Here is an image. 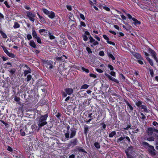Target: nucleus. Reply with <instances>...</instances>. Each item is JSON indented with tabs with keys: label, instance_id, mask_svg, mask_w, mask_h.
<instances>
[{
	"label": "nucleus",
	"instance_id": "42",
	"mask_svg": "<svg viewBox=\"0 0 158 158\" xmlns=\"http://www.w3.org/2000/svg\"><path fill=\"white\" fill-rule=\"evenodd\" d=\"M32 35L33 38L35 39L38 37L37 36V33L34 29L32 30Z\"/></svg>",
	"mask_w": 158,
	"mask_h": 158
},
{
	"label": "nucleus",
	"instance_id": "47",
	"mask_svg": "<svg viewBox=\"0 0 158 158\" xmlns=\"http://www.w3.org/2000/svg\"><path fill=\"white\" fill-rule=\"evenodd\" d=\"M20 135L22 136H24L26 135V132L25 130L21 129L20 130Z\"/></svg>",
	"mask_w": 158,
	"mask_h": 158
},
{
	"label": "nucleus",
	"instance_id": "13",
	"mask_svg": "<svg viewBox=\"0 0 158 158\" xmlns=\"http://www.w3.org/2000/svg\"><path fill=\"white\" fill-rule=\"evenodd\" d=\"M145 141V140H144L143 138L140 141L139 143L141 146L147 149L150 144Z\"/></svg>",
	"mask_w": 158,
	"mask_h": 158
},
{
	"label": "nucleus",
	"instance_id": "64",
	"mask_svg": "<svg viewBox=\"0 0 158 158\" xmlns=\"http://www.w3.org/2000/svg\"><path fill=\"white\" fill-rule=\"evenodd\" d=\"M80 27H85L86 26V25L84 22L81 21L80 22Z\"/></svg>",
	"mask_w": 158,
	"mask_h": 158
},
{
	"label": "nucleus",
	"instance_id": "10",
	"mask_svg": "<svg viewBox=\"0 0 158 158\" xmlns=\"http://www.w3.org/2000/svg\"><path fill=\"white\" fill-rule=\"evenodd\" d=\"M36 125V124H34L32 125L31 126V132L32 133H34L35 132H39L40 129H42V127L39 125Z\"/></svg>",
	"mask_w": 158,
	"mask_h": 158
},
{
	"label": "nucleus",
	"instance_id": "44",
	"mask_svg": "<svg viewBox=\"0 0 158 158\" xmlns=\"http://www.w3.org/2000/svg\"><path fill=\"white\" fill-rule=\"evenodd\" d=\"M146 59L147 60H148V61L149 63V64H150L152 66H153V61L150 58H149V57H147V58H146Z\"/></svg>",
	"mask_w": 158,
	"mask_h": 158
},
{
	"label": "nucleus",
	"instance_id": "1",
	"mask_svg": "<svg viewBox=\"0 0 158 158\" xmlns=\"http://www.w3.org/2000/svg\"><path fill=\"white\" fill-rule=\"evenodd\" d=\"M87 117L89 118V119L88 120L86 119L85 122L86 123H89L94 118H96L97 116V113L96 110H90V111H86L85 112V114Z\"/></svg>",
	"mask_w": 158,
	"mask_h": 158
},
{
	"label": "nucleus",
	"instance_id": "28",
	"mask_svg": "<svg viewBox=\"0 0 158 158\" xmlns=\"http://www.w3.org/2000/svg\"><path fill=\"white\" fill-rule=\"evenodd\" d=\"M144 140H147L150 142L153 141L155 140V138L153 136H150L149 137L147 138L144 137L143 138Z\"/></svg>",
	"mask_w": 158,
	"mask_h": 158
},
{
	"label": "nucleus",
	"instance_id": "50",
	"mask_svg": "<svg viewBox=\"0 0 158 158\" xmlns=\"http://www.w3.org/2000/svg\"><path fill=\"white\" fill-rule=\"evenodd\" d=\"M48 35L50 39L51 40H54L55 39V36L53 35H52L50 32L49 33Z\"/></svg>",
	"mask_w": 158,
	"mask_h": 158
},
{
	"label": "nucleus",
	"instance_id": "17",
	"mask_svg": "<svg viewBox=\"0 0 158 158\" xmlns=\"http://www.w3.org/2000/svg\"><path fill=\"white\" fill-rule=\"evenodd\" d=\"M134 152L133 147L132 146H131L128 147L127 150L125 151V152L128 153V155H131L130 154H132Z\"/></svg>",
	"mask_w": 158,
	"mask_h": 158
},
{
	"label": "nucleus",
	"instance_id": "5",
	"mask_svg": "<svg viewBox=\"0 0 158 158\" xmlns=\"http://www.w3.org/2000/svg\"><path fill=\"white\" fill-rule=\"evenodd\" d=\"M124 139L127 141L128 144L131 143L130 138L125 135H123V136L118 138L117 140V142L118 143H124Z\"/></svg>",
	"mask_w": 158,
	"mask_h": 158
},
{
	"label": "nucleus",
	"instance_id": "58",
	"mask_svg": "<svg viewBox=\"0 0 158 158\" xmlns=\"http://www.w3.org/2000/svg\"><path fill=\"white\" fill-rule=\"evenodd\" d=\"M32 78V76L31 75H28L27 77V81H30Z\"/></svg>",
	"mask_w": 158,
	"mask_h": 158
},
{
	"label": "nucleus",
	"instance_id": "54",
	"mask_svg": "<svg viewBox=\"0 0 158 158\" xmlns=\"http://www.w3.org/2000/svg\"><path fill=\"white\" fill-rule=\"evenodd\" d=\"M119 77L122 80L124 81L125 79V77L124 75L122 73H120Z\"/></svg>",
	"mask_w": 158,
	"mask_h": 158
},
{
	"label": "nucleus",
	"instance_id": "32",
	"mask_svg": "<svg viewBox=\"0 0 158 158\" xmlns=\"http://www.w3.org/2000/svg\"><path fill=\"white\" fill-rule=\"evenodd\" d=\"M100 126H101L100 129L103 131L106 128V125L104 122H102L100 124Z\"/></svg>",
	"mask_w": 158,
	"mask_h": 158
},
{
	"label": "nucleus",
	"instance_id": "48",
	"mask_svg": "<svg viewBox=\"0 0 158 158\" xmlns=\"http://www.w3.org/2000/svg\"><path fill=\"white\" fill-rule=\"evenodd\" d=\"M43 11L44 14L47 15L49 14V12H50L47 9L45 8L43 9Z\"/></svg>",
	"mask_w": 158,
	"mask_h": 158
},
{
	"label": "nucleus",
	"instance_id": "59",
	"mask_svg": "<svg viewBox=\"0 0 158 158\" xmlns=\"http://www.w3.org/2000/svg\"><path fill=\"white\" fill-rule=\"evenodd\" d=\"M107 67L108 68H109L110 70L111 71H113L114 69V68L110 64H108L107 65Z\"/></svg>",
	"mask_w": 158,
	"mask_h": 158
},
{
	"label": "nucleus",
	"instance_id": "62",
	"mask_svg": "<svg viewBox=\"0 0 158 158\" xmlns=\"http://www.w3.org/2000/svg\"><path fill=\"white\" fill-rule=\"evenodd\" d=\"M82 37L83 39V40L84 41H86L88 40V37L85 35H82Z\"/></svg>",
	"mask_w": 158,
	"mask_h": 158
},
{
	"label": "nucleus",
	"instance_id": "24",
	"mask_svg": "<svg viewBox=\"0 0 158 158\" xmlns=\"http://www.w3.org/2000/svg\"><path fill=\"white\" fill-rule=\"evenodd\" d=\"M25 66L27 67L28 70H25L24 71V76H26L28 74L30 73L31 72V70L30 68L27 65H26Z\"/></svg>",
	"mask_w": 158,
	"mask_h": 158
},
{
	"label": "nucleus",
	"instance_id": "38",
	"mask_svg": "<svg viewBox=\"0 0 158 158\" xmlns=\"http://www.w3.org/2000/svg\"><path fill=\"white\" fill-rule=\"evenodd\" d=\"M53 114H55V116H56L58 119H60V118L61 116V114L59 112L57 113L56 110V112H55V113H53Z\"/></svg>",
	"mask_w": 158,
	"mask_h": 158
},
{
	"label": "nucleus",
	"instance_id": "56",
	"mask_svg": "<svg viewBox=\"0 0 158 158\" xmlns=\"http://www.w3.org/2000/svg\"><path fill=\"white\" fill-rule=\"evenodd\" d=\"M117 134L119 136H123V135H124V133L122 131H119L117 132Z\"/></svg>",
	"mask_w": 158,
	"mask_h": 158
},
{
	"label": "nucleus",
	"instance_id": "46",
	"mask_svg": "<svg viewBox=\"0 0 158 158\" xmlns=\"http://www.w3.org/2000/svg\"><path fill=\"white\" fill-rule=\"evenodd\" d=\"M20 27L19 24L17 22H15L14 23V25H13V27L15 29H16L19 28Z\"/></svg>",
	"mask_w": 158,
	"mask_h": 158
},
{
	"label": "nucleus",
	"instance_id": "29",
	"mask_svg": "<svg viewBox=\"0 0 158 158\" xmlns=\"http://www.w3.org/2000/svg\"><path fill=\"white\" fill-rule=\"evenodd\" d=\"M107 55L109 58H111L112 60H115L114 57V56L110 52H107Z\"/></svg>",
	"mask_w": 158,
	"mask_h": 158
},
{
	"label": "nucleus",
	"instance_id": "37",
	"mask_svg": "<svg viewBox=\"0 0 158 158\" xmlns=\"http://www.w3.org/2000/svg\"><path fill=\"white\" fill-rule=\"evenodd\" d=\"M116 134V131H113L110 132L109 134V138H112Z\"/></svg>",
	"mask_w": 158,
	"mask_h": 158
},
{
	"label": "nucleus",
	"instance_id": "3",
	"mask_svg": "<svg viewBox=\"0 0 158 158\" xmlns=\"http://www.w3.org/2000/svg\"><path fill=\"white\" fill-rule=\"evenodd\" d=\"M74 152H78V158H82L87 153V152L81 147H78L77 148L75 149Z\"/></svg>",
	"mask_w": 158,
	"mask_h": 158
},
{
	"label": "nucleus",
	"instance_id": "34",
	"mask_svg": "<svg viewBox=\"0 0 158 158\" xmlns=\"http://www.w3.org/2000/svg\"><path fill=\"white\" fill-rule=\"evenodd\" d=\"M0 34L3 38L6 39L7 38L6 34L1 30H0Z\"/></svg>",
	"mask_w": 158,
	"mask_h": 158
},
{
	"label": "nucleus",
	"instance_id": "7",
	"mask_svg": "<svg viewBox=\"0 0 158 158\" xmlns=\"http://www.w3.org/2000/svg\"><path fill=\"white\" fill-rule=\"evenodd\" d=\"M43 62L48 69H51L54 67L53 62L51 60H43Z\"/></svg>",
	"mask_w": 158,
	"mask_h": 158
},
{
	"label": "nucleus",
	"instance_id": "43",
	"mask_svg": "<svg viewBox=\"0 0 158 158\" xmlns=\"http://www.w3.org/2000/svg\"><path fill=\"white\" fill-rule=\"evenodd\" d=\"M94 145L97 149H99L100 148V145L98 142H95L94 143Z\"/></svg>",
	"mask_w": 158,
	"mask_h": 158
},
{
	"label": "nucleus",
	"instance_id": "52",
	"mask_svg": "<svg viewBox=\"0 0 158 158\" xmlns=\"http://www.w3.org/2000/svg\"><path fill=\"white\" fill-rule=\"evenodd\" d=\"M149 71L150 72V74L151 75V77H153L154 76V72L152 68H149Z\"/></svg>",
	"mask_w": 158,
	"mask_h": 158
},
{
	"label": "nucleus",
	"instance_id": "20",
	"mask_svg": "<svg viewBox=\"0 0 158 158\" xmlns=\"http://www.w3.org/2000/svg\"><path fill=\"white\" fill-rule=\"evenodd\" d=\"M154 127H149L148 128L147 133L148 135H152L154 131Z\"/></svg>",
	"mask_w": 158,
	"mask_h": 158
},
{
	"label": "nucleus",
	"instance_id": "27",
	"mask_svg": "<svg viewBox=\"0 0 158 158\" xmlns=\"http://www.w3.org/2000/svg\"><path fill=\"white\" fill-rule=\"evenodd\" d=\"M48 15V17L50 19H53L55 17V13L54 12L52 11H51L49 12V14Z\"/></svg>",
	"mask_w": 158,
	"mask_h": 158
},
{
	"label": "nucleus",
	"instance_id": "9",
	"mask_svg": "<svg viewBox=\"0 0 158 158\" xmlns=\"http://www.w3.org/2000/svg\"><path fill=\"white\" fill-rule=\"evenodd\" d=\"M27 16L30 20L32 23H34L35 19L34 18L35 17V14L34 13H32L31 11H27L26 12Z\"/></svg>",
	"mask_w": 158,
	"mask_h": 158
},
{
	"label": "nucleus",
	"instance_id": "19",
	"mask_svg": "<svg viewBox=\"0 0 158 158\" xmlns=\"http://www.w3.org/2000/svg\"><path fill=\"white\" fill-rule=\"evenodd\" d=\"M149 52L150 53L152 58H155L156 57V53L154 50L150 48L149 50Z\"/></svg>",
	"mask_w": 158,
	"mask_h": 158
},
{
	"label": "nucleus",
	"instance_id": "51",
	"mask_svg": "<svg viewBox=\"0 0 158 158\" xmlns=\"http://www.w3.org/2000/svg\"><path fill=\"white\" fill-rule=\"evenodd\" d=\"M86 49L88 54H90L92 53V51L89 47H86Z\"/></svg>",
	"mask_w": 158,
	"mask_h": 158
},
{
	"label": "nucleus",
	"instance_id": "57",
	"mask_svg": "<svg viewBox=\"0 0 158 158\" xmlns=\"http://www.w3.org/2000/svg\"><path fill=\"white\" fill-rule=\"evenodd\" d=\"M102 36L104 39L106 41V42L110 40L109 38L106 35H103Z\"/></svg>",
	"mask_w": 158,
	"mask_h": 158
},
{
	"label": "nucleus",
	"instance_id": "11",
	"mask_svg": "<svg viewBox=\"0 0 158 158\" xmlns=\"http://www.w3.org/2000/svg\"><path fill=\"white\" fill-rule=\"evenodd\" d=\"M149 153L152 156H155L156 155L155 150L154 147L152 145H150L148 147L147 149Z\"/></svg>",
	"mask_w": 158,
	"mask_h": 158
},
{
	"label": "nucleus",
	"instance_id": "16",
	"mask_svg": "<svg viewBox=\"0 0 158 158\" xmlns=\"http://www.w3.org/2000/svg\"><path fill=\"white\" fill-rule=\"evenodd\" d=\"M39 33L41 35H43L45 36H47L48 35L49 32L44 29L39 30Z\"/></svg>",
	"mask_w": 158,
	"mask_h": 158
},
{
	"label": "nucleus",
	"instance_id": "15",
	"mask_svg": "<svg viewBox=\"0 0 158 158\" xmlns=\"http://www.w3.org/2000/svg\"><path fill=\"white\" fill-rule=\"evenodd\" d=\"M105 75L107 77L109 80H111L117 83H119V81L117 79L111 77L109 74H108L106 73H105Z\"/></svg>",
	"mask_w": 158,
	"mask_h": 158
},
{
	"label": "nucleus",
	"instance_id": "23",
	"mask_svg": "<svg viewBox=\"0 0 158 158\" xmlns=\"http://www.w3.org/2000/svg\"><path fill=\"white\" fill-rule=\"evenodd\" d=\"M84 134L85 135L86 137H87V133L89 131V127L88 126L85 125L84 127Z\"/></svg>",
	"mask_w": 158,
	"mask_h": 158
},
{
	"label": "nucleus",
	"instance_id": "30",
	"mask_svg": "<svg viewBox=\"0 0 158 158\" xmlns=\"http://www.w3.org/2000/svg\"><path fill=\"white\" fill-rule=\"evenodd\" d=\"M134 56L138 60H143V58L141 55L139 53H136L135 54Z\"/></svg>",
	"mask_w": 158,
	"mask_h": 158
},
{
	"label": "nucleus",
	"instance_id": "49",
	"mask_svg": "<svg viewBox=\"0 0 158 158\" xmlns=\"http://www.w3.org/2000/svg\"><path fill=\"white\" fill-rule=\"evenodd\" d=\"M123 27L124 28H125L127 31H129L131 29V26L129 25H128V26H127V27H126V26L124 25H123Z\"/></svg>",
	"mask_w": 158,
	"mask_h": 158
},
{
	"label": "nucleus",
	"instance_id": "21",
	"mask_svg": "<svg viewBox=\"0 0 158 158\" xmlns=\"http://www.w3.org/2000/svg\"><path fill=\"white\" fill-rule=\"evenodd\" d=\"M64 91L69 95H70L73 92V90L72 89L70 88H66L64 89Z\"/></svg>",
	"mask_w": 158,
	"mask_h": 158
},
{
	"label": "nucleus",
	"instance_id": "53",
	"mask_svg": "<svg viewBox=\"0 0 158 158\" xmlns=\"http://www.w3.org/2000/svg\"><path fill=\"white\" fill-rule=\"evenodd\" d=\"M69 20H76L74 17V15H73L72 14L70 13L69 16Z\"/></svg>",
	"mask_w": 158,
	"mask_h": 158
},
{
	"label": "nucleus",
	"instance_id": "45",
	"mask_svg": "<svg viewBox=\"0 0 158 158\" xmlns=\"http://www.w3.org/2000/svg\"><path fill=\"white\" fill-rule=\"evenodd\" d=\"M140 118L142 120H143L146 118V116L143 113H140Z\"/></svg>",
	"mask_w": 158,
	"mask_h": 158
},
{
	"label": "nucleus",
	"instance_id": "25",
	"mask_svg": "<svg viewBox=\"0 0 158 158\" xmlns=\"http://www.w3.org/2000/svg\"><path fill=\"white\" fill-rule=\"evenodd\" d=\"M132 20L134 22L133 24L135 26L140 25L141 24V22L135 18H132Z\"/></svg>",
	"mask_w": 158,
	"mask_h": 158
},
{
	"label": "nucleus",
	"instance_id": "12",
	"mask_svg": "<svg viewBox=\"0 0 158 158\" xmlns=\"http://www.w3.org/2000/svg\"><path fill=\"white\" fill-rule=\"evenodd\" d=\"M1 47L2 49H3V51L9 57L12 58H15V55L14 54L9 52L8 50L6 48V47L3 46H2Z\"/></svg>",
	"mask_w": 158,
	"mask_h": 158
},
{
	"label": "nucleus",
	"instance_id": "14",
	"mask_svg": "<svg viewBox=\"0 0 158 158\" xmlns=\"http://www.w3.org/2000/svg\"><path fill=\"white\" fill-rule=\"evenodd\" d=\"M89 42L90 43H93V44L90 45V46L91 47H93L94 46H95L98 45L99 44V42L97 41H95L94 39L91 36H90L89 37Z\"/></svg>",
	"mask_w": 158,
	"mask_h": 158
},
{
	"label": "nucleus",
	"instance_id": "4",
	"mask_svg": "<svg viewBox=\"0 0 158 158\" xmlns=\"http://www.w3.org/2000/svg\"><path fill=\"white\" fill-rule=\"evenodd\" d=\"M71 133L70 135H69V132H67L64 134V136L65 139L67 140L69 139H71L74 138L76 136L77 133V129L75 128H71L70 129Z\"/></svg>",
	"mask_w": 158,
	"mask_h": 158
},
{
	"label": "nucleus",
	"instance_id": "39",
	"mask_svg": "<svg viewBox=\"0 0 158 158\" xmlns=\"http://www.w3.org/2000/svg\"><path fill=\"white\" fill-rule=\"evenodd\" d=\"M15 71L16 69L15 68H13L9 71V72L11 76H13L14 74Z\"/></svg>",
	"mask_w": 158,
	"mask_h": 158
},
{
	"label": "nucleus",
	"instance_id": "61",
	"mask_svg": "<svg viewBox=\"0 0 158 158\" xmlns=\"http://www.w3.org/2000/svg\"><path fill=\"white\" fill-rule=\"evenodd\" d=\"M7 150L10 152H12L13 151L12 148L10 146H7Z\"/></svg>",
	"mask_w": 158,
	"mask_h": 158
},
{
	"label": "nucleus",
	"instance_id": "41",
	"mask_svg": "<svg viewBox=\"0 0 158 158\" xmlns=\"http://www.w3.org/2000/svg\"><path fill=\"white\" fill-rule=\"evenodd\" d=\"M89 86V85L86 84H84L81 86V89H87Z\"/></svg>",
	"mask_w": 158,
	"mask_h": 158
},
{
	"label": "nucleus",
	"instance_id": "8",
	"mask_svg": "<svg viewBox=\"0 0 158 158\" xmlns=\"http://www.w3.org/2000/svg\"><path fill=\"white\" fill-rule=\"evenodd\" d=\"M123 101L126 103L127 106V109H128V111L129 113L132 112L133 110V108L132 106L131 102L129 100L128 101L127 99H124L123 100Z\"/></svg>",
	"mask_w": 158,
	"mask_h": 158
},
{
	"label": "nucleus",
	"instance_id": "22",
	"mask_svg": "<svg viewBox=\"0 0 158 158\" xmlns=\"http://www.w3.org/2000/svg\"><path fill=\"white\" fill-rule=\"evenodd\" d=\"M37 15L38 16V17L40 19V21L43 23H46V21L45 19L42 16L40 15L38 13H37Z\"/></svg>",
	"mask_w": 158,
	"mask_h": 158
},
{
	"label": "nucleus",
	"instance_id": "2",
	"mask_svg": "<svg viewBox=\"0 0 158 158\" xmlns=\"http://www.w3.org/2000/svg\"><path fill=\"white\" fill-rule=\"evenodd\" d=\"M48 117V113L41 115L38 119L37 124L40 125L42 127L46 125L48 123L47 120Z\"/></svg>",
	"mask_w": 158,
	"mask_h": 158
},
{
	"label": "nucleus",
	"instance_id": "6",
	"mask_svg": "<svg viewBox=\"0 0 158 158\" xmlns=\"http://www.w3.org/2000/svg\"><path fill=\"white\" fill-rule=\"evenodd\" d=\"M78 140L77 138H75L71 139L67 144V147L68 148H72L76 146L78 144Z\"/></svg>",
	"mask_w": 158,
	"mask_h": 158
},
{
	"label": "nucleus",
	"instance_id": "63",
	"mask_svg": "<svg viewBox=\"0 0 158 158\" xmlns=\"http://www.w3.org/2000/svg\"><path fill=\"white\" fill-rule=\"evenodd\" d=\"M126 155H127V158H135L131 155H128L127 153H126Z\"/></svg>",
	"mask_w": 158,
	"mask_h": 158
},
{
	"label": "nucleus",
	"instance_id": "55",
	"mask_svg": "<svg viewBox=\"0 0 158 158\" xmlns=\"http://www.w3.org/2000/svg\"><path fill=\"white\" fill-rule=\"evenodd\" d=\"M102 118V114H99L97 116L96 118L97 119L96 121L100 120Z\"/></svg>",
	"mask_w": 158,
	"mask_h": 158
},
{
	"label": "nucleus",
	"instance_id": "40",
	"mask_svg": "<svg viewBox=\"0 0 158 158\" xmlns=\"http://www.w3.org/2000/svg\"><path fill=\"white\" fill-rule=\"evenodd\" d=\"M142 102L141 101H139L138 102H135L136 105L138 107H141V106L142 105Z\"/></svg>",
	"mask_w": 158,
	"mask_h": 158
},
{
	"label": "nucleus",
	"instance_id": "36",
	"mask_svg": "<svg viewBox=\"0 0 158 158\" xmlns=\"http://www.w3.org/2000/svg\"><path fill=\"white\" fill-rule=\"evenodd\" d=\"M6 81L9 85H13V83L12 82V81H11L10 78L9 77H7L6 79Z\"/></svg>",
	"mask_w": 158,
	"mask_h": 158
},
{
	"label": "nucleus",
	"instance_id": "60",
	"mask_svg": "<svg viewBox=\"0 0 158 158\" xmlns=\"http://www.w3.org/2000/svg\"><path fill=\"white\" fill-rule=\"evenodd\" d=\"M36 40V41L37 43L39 44H41L42 42L41 40V39L39 37H37L36 38H35Z\"/></svg>",
	"mask_w": 158,
	"mask_h": 158
},
{
	"label": "nucleus",
	"instance_id": "33",
	"mask_svg": "<svg viewBox=\"0 0 158 158\" xmlns=\"http://www.w3.org/2000/svg\"><path fill=\"white\" fill-rule=\"evenodd\" d=\"M40 102L41 106H44L46 103L47 101L44 98H42Z\"/></svg>",
	"mask_w": 158,
	"mask_h": 158
},
{
	"label": "nucleus",
	"instance_id": "35",
	"mask_svg": "<svg viewBox=\"0 0 158 158\" xmlns=\"http://www.w3.org/2000/svg\"><path fill=\"white\" fill-rule=\"evenodd\" d=\"M142 109H143V111L146 113H148L149 112V110L147 108V106L145 105H142L141 107Z\"/></svg>",
	"mask_w": 158,
	"mask_h": 158
},
{
	"label": "nucleus",
	"instance_id": "18",
	"mask_svg": "<svg viewBox=\"0 0 158 158\" xmlns=\"http://www.w3.org/2000/svg\"><path fill=\"white\" fill-rule=\"evenodd\" d=\"M68 22L70 26L73 28L76 27L77 25L76 20H69Z\"/></svg>",
	"mask_w": 158,
	"mask_h": 158
},
{
	"label": "nucleus",
	"instance_id": "31",
	"mask_svg": "<svg viewBox=\"0 0 158 158\" xmlns=\"http://www.w3.org/2000/svg\"><path fill=\"white\" fill-rule=\"evenodd\" d=\"M30 45L34 48H36V47L34 41L33 40H31L30 41Z\"/></svg>",
	"mask_w": 158,
	"mask_h": 158
},
{
	"label": "nucleus",
	"instance_id": "26",
	"mask_svg": "<svg viewBox=\"0 0 158 158\" xmlns=\"http://www.w3.org/2000/svg\"><path fill=\"white\" fill-rule=\"evenodd\" d=\"M25 128V131H26V135H28L30 134L31 133H32L31 128H27L26 127Z\"/></svg>",
	"mask_w": 158,
	"mask_h": 158
}]
</instances>
